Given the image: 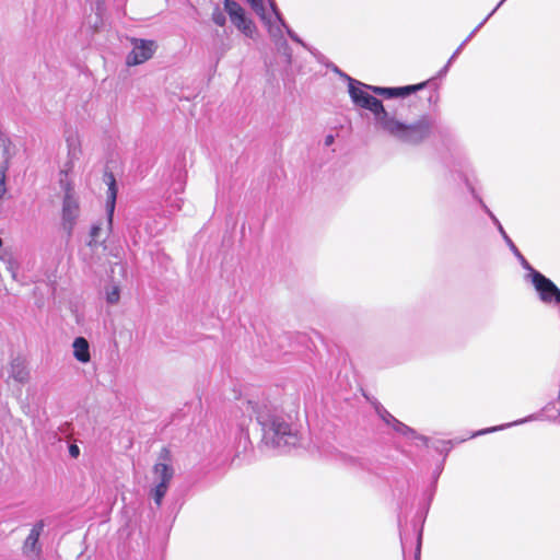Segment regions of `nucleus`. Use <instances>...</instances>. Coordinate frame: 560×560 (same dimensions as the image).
Wrapping results in <instances>:
<instances>
[{"mask_svg":"<svg viewBox=\"0 0 560 560\" xmlns=\"http://www.w3.org/2000/svg\"><path fill=\"white\" fill-rule=\"evenodd\" d=\"M184 190V183L183 182H179L177 187L175 188V191L177 192H182Z\"/></svg>","mask_w":560,"mask_h":560,"instance_id":"40","label":"nucleus"},{"mask_svg":"<svg viewBox=\"0 0 560 560\" xmlns=\"http://www.w3.org/2000/svg\"><path fill=\"white\" fill-rule=\"evenodd\" d=\"M160 462L153 466V475L156 483H164L165 487H170L171 480L174 476V468L170 464L171 453L164 447L159 455Z\"/></svg>","mask_w":560,"mask_h":560,"instance_id":"10","label":"nucleus"},{"mask_svg":"<svg viewBox=\"0 0 560 560\" xmlns=\"http://www.w3.org/2000/svg\"><path fill=\"white\" fill-rule=\"evenodd\" d=\"M224 4L231 22L245 36L253 38L256 32V26L252 20L246 18L244 9L233 0H224Z\"/></svg>","mask_w":560,"mask_h":560,"instance_id":"7","label":"nucleus"},{"mask_svg":"<svg viewBox=\"0 0 560 560\" xmlns=\"http://www.w3.org/2000/svg\"><path fill=\"white\" fill-rule=\"evenodd\" d=\"M79 215L80 203L78 196H63L61 208V225L68 235L72 234Z\"/></svg>","mask_w":560,"mask_h":560,"instance_id":"9","label":"nucleus"},{"mask_svg":"<svg viewBox=\"0 0 560 560\" xmlns=\"http://www.w3.org/2000/svg\"><path fill=\"white\" fill-rule=\"evenodd\" d=\"M69 454L71 457L77 458L80 455V448L77 444H70Z\"/></svg>","mask_w":560,"mask_h":560,"instance_id":"33","label":"nucleus"},{"mask_svg":"<svg viewBox=\"0 0 560 560\" xmlns=\"http://www.w3.org/2000/svg\"><path fill=\"white\" fill-rule=\"evenodd\" d=\"M120 299V289L118 285L113 284L106 289V301L109 304H117Z\"/></svg>","mask_w":560,"mask_h":560,"instance_id":"21","label":"nucleus"},{"mask_svg":"<svg viewBox=\"0 0 560 560\" xmlns=\"http://www.w3.org/2000/svg\"><path fill=\"white\" fill-rule=\"evenodd\" d=\"M335 142V136L334 135H327L325 137L324 143L326 147L331 145Z\"/></svg>","mask_w":560,"mask_h":560,"instance_id":"36","label":"nucleus"},{"mask_svg":"<svg viewBox=\"0 0 560 560\" xmlns=\"http://www.w3.org/2000/svg\"><path fill=\"white\" fill-rule=\"evenodd\" d=\"M378 411V415L381 416V418L388 424V425H393V420L388 417V415H390L387 410L385 409H382V410H377Z\"/></svg>","mask_w":560,"mask_h":560,"instance_id":"30","label":"nucleus"},{"mask_svg":"<svg viewBox=\"0 0 560 560\" xmlns=\"http://www.w3.org/2000/svg\"><path fill=\"white\" fill-rule=\"evenodd\" d=\"M498 10L494 8L486 19L467 36V38L462 43L464 46L475 36V34L480 30V27L488 21V19Z\"/></svg>","mask_w":560,"mask_h":560,"instance_id":"26","label":"nucleus"},{"mask_svg":"<svg viewBox=\"0 0 560 560\" xmlns=\"http://www.w3.org/2000/svg\"><path fill=\"white\" fill-rule=\"evenodd\" d=\"M485 211L488 213V215L491 218V220L493 221L494 224H499V220L497 219V217L487 208L486 205H482Z\"/></svg>","mask_w":560,"mask_h":560,"instance_id":"35","label":"nucleus"},{"mask_svg":"<svg viewBox=\"0 0 560 560\" xmlns=\"http://www.w3.org/2000/svg\"><path fill=\"white\" fill-rule=\"evenodd\" d=\"M349 80V94L352 102L362 108L369 109L374 114L375 122L378 128H383L384 121L389 118V114L385 110L382 102L371 95L366 90H372L373 86L363 84L354 79L348 77Z\"/></svg>","mask_w":560,"mask_h":560,"instance_id":"3","label":"nucleus"},{"mask_svg":"<svg viewBox=\"0 0 560 560\" xmlns=\"http://www.w3.org/2000/svg\"><path fill=\"white\" fill-rule=\"evenodd\" d=\"M506 243V245L510 247V249L513 252V254L516 256V255H520V250L517 249V247L514 245L513 241L509 237V236H505V238H503Z\"/></svg>","mask_w":560,"mask_h":560,"instance_id":"31","label":"nucleus"},{"mask_svg":"<svg viewBox=\"0 0 560 560\" xmlns=\"http://www.w3.org/2000/svg\"><path fill=\"white\" fill-rule=\"evenodd\" d=\"M73 357L80 363H89L91 360L90 343L84 337H77L72 342Z\"/></svg>","mask_w":560,"mask_h":560,"instance_id":"12","label":"nucleus"},{"mask_svg":"<svg viewBox=\"0 0 560 560\" xmlns=\"http://www.w3.org/2000/svg\"><path fill=\"white\" fill-rule=\"evenodd\" d=\"M253 10L257 13V14H264V3H262V0H247Z\"/></svg>","mask_w":560,"mask_h":560,"instance_id":"29","label":"nucleus"},{"mask_svg":"<svg viewBox=\"0 0 560 560\" xmlns=\"http://www.w3.org/2000/svg\"><path fill=\"white\" fill-rule=\"evenodd\" d=\"M9 269H10V270H11V272H12V277H15V272H14V269H13L12 264H10Z\"/></svg>","mask_w":560,"mask_h":560,"instance_id":"43","label":"nucleus"},{"mask_svg":"<svg viewBox=\"0 0 560 560\" xmlns=\"http://www.w3.org/2000/svg\"><path fill=\"white\" fill-rule=\"evenodd\" d=\"M495 225L503 238H505V236H509L500 222H499V224H495Z\"/></svg>","mask_w":560,"mask_h":560,"instance_id":"39","label":"nucleus"},{"mask_svg":"<svg viewBox=\"0 0 560 560\" xmlns=\"http://www.w3.org/2000/svg\"><path fill=\"white\" fill-rule=\"evenodd\" d=\"M526 420H527V419L517 420V421H514V422H512V423L503 424V425H500V427L489 428V429H486V430H482V431L477 432V433H476V434H474L472 436L480 435V434H485V433H489V432H494V431H497V430H502V429L509 428V427H511V425L521 424V423H524Z\"/></svg>","mask_w":560,"mask_h":560,"instance_id":"23","label":"nucleus"},{"mask_svg":"<svg viewBox=\"0 0 560 560\" xmlns=\"http://www.w3.org/2000/svg\"><path fill=\"white\" fill-rule=\"evenodd\" d=\"M132 49L126 57V65L135 67L150 60L158 49V44L152 39L132 37L129 39Z\"/></svg>","mask_w":560,"mask_h":560,"instance_id":"6","label":"nucleus"},{"mask_svg":"<svg viewBox=\"0 0 560 560\" xmlns=\"http://www.w3.org/2000/svg\"><path fill=\"white\" fill-rule=\"evenodd\" d=\"M442 444H443V448H441V451H444V450L448 451L450 450L448 447H446L447 445H450V442H443Z\"/></svg>","mask_w":560,"mask_h":560,"instance_id":"42","label":"nucleus"},{"mask_svg":"<svg viewBox=\"0 0 560 560\" xmlns=\"http://www.w3.org/2000/svg\"><path fill=\"white\" fill-rule=\"evenodd\" d=\"M225 14H226L225 7L223 9H221L219 5H217V7H214V9L211 13V20L213 21V23L215 25L224 26L226 23Z\"/></svg>","mask_w":560,"mask_h":560,"instance_id":"20","label":"nucleus"},{"mask_svg":"<svg viewBox=\"0 0 560 560\" xmlns=\"http://www.w3.org/2000/svg\"><path fill=\"white\" fill-rule=\"evenodd\" d=\"M435 121L431 116H422L413 124H405L395 117L384 121L383 131L407 144H419L433 132Z\"/></svg>","mask_w":560,"mask_h":560,"instance_id":"2","label":"nucleus"},{"mask_svg":"<svg viewBox=\"0 0 560 560\" xmlns=\"http://www.w3.org/2000/svg\"><path fill=\"white\" fill-rule=\"evenodd\" d=\"M270 9L271 13L267 14L266 9H264V14H258L261 21L267 26L269 36L273 40V43L281 49H283L284 57L288 65L292 63V54L289 48V45L287 40L283 37V30L287 31V27H289L284 20L282 19V15L280 11L278 10L276 3L273 0H270Z\"/></svg>","mask_w":560,"mask_h":560,"instance_id":"4","label":"nucleus"},{"mask_svg":"<svg viewBox=\"0 0 560 560\" xmlns=\"http://www.w3.org/2000/svg\"><path fill=\"white\" fill-rule=\"evenodd\" d=\"M498 10L494 8L486 19L467 36V38L462 43L464 46L475 36V34L480 30V27L488 21V19Z\"/></svg>","mask_w":560,"mask_h":560,"instance_id":"24","label":"nucleus"},{"mask_svg":"<svg viewBox=\"0 0 560 560\" xmlns=\"http://www.w3.org/2000/svg\"><path fill=\"white\" fill-rule=\"evenodd\" d=\"M247 410L255 415L262 430V442L280 451L295 447L300 443L299 432L288 417L279 412L269 402L247 400Z\"/></svg>","mask_w":560,"mask_h":560,"instance_id":"1","label":"nucleus"},{"mask_svg":"<svg viewBox=\"0 0 560 560\" xmlns=\"http://www.w3.org/2000/svg\"><path fill=\"white\" fill-rule=\"evenodd\" d=\"M498 10L494 8L486 19L467 36V38L462 43L464 46L475 36V34L480 30V27L488 21V19Z\"/></svg>","mask_w":560,"mask_h":560,"instance_id":"25","label":"nucleus"},{"mask_svg":"<svg viewBox=\"0 0 560 560\" xmlns=\"http://www.w3.org/2000/svg\"><path fill=\"white\" fill-rule=\"evenodd\" d=\"M167 490L168 487H165L164 483H156L151 490L152 498L158 506L162 504V500L165 497Z\"/></svg>","mask_w":560,"mask_h":560,"instance_id":"18","label":"nucleus"},{"mask_svg":"<svg viewBox=\"0 0 560 560\" xmlns=\"http://www.w3.org/2000/svg\"><path fill=\"white\" fill-rule=\"evenodd\" d=\"M10 376L19 382V383H26L30 378V372L26 366V363L21 358H15L11 361L10 364Z\"/></svg>","mask_w":560,"mask_h":560,"instance_id":"13","label":"nucleus"},{"mask_svg":"<svg viewBox=\"0 0 560 560\" xmlns=\"http://www.w3.org/2000/svg\"><path fill=\"white\" fill-rule=\"evenodd\" d=\"M287 34L289 35V37L294 40L295 43L302 45L304 48L308 49L310 51L311 48L298 36V34L295 32H293L290 27H287Z\"/></svg>","mask_w":560,"mask_h":560,"instance_id":"28","label":"nucleus"},{"mask_svg":"<svg viewBox=\"0 0 560 560\" xmlns=\"http://www.w3.org/2000/svg\"><path fill=\"white\" fill-rule=\"evenodd\" d=\"M388 417L393 420V429L405 435V436H408V438H417V439H420L421 441H423L424 443L428 442V438L425 436H422V435H417L416 431L411 428H409L408 425H406L405 423L400 422L399 420H397L395 417H393L392 415H388Z\"/></svg>","mask_w":560,"mask_h":560,"instance_id":"15","label":"nucleus"},{"mask_svg":"<svg viewBox=\"0 0 560 560\" xmlns=\"http://www.w3.org/2000/svg\"><path fill=\"white\" fill-rule=\"evenodd\" d=\"M425 85H427V83L422 82L419 84L396 88V97H406L413 92L422 90Z\"/></svg>","mask_w":560,"mask_h":560,"instance_id":"17","label":"nucleus"},{"mask_svg":"<svg viewBox=\"0 0 560 560\" xmlns=\"http://www.w3.org/2000/svg\"><path fill=\"white\" fill-rule=\"evenodd\" d=\"M527 278L530 279L542 303L560 304V289L550 279L537 270H532Z\"/></svg>","mask_w":560,"mask_h":560,"instance_id":"5","label":"nucleus"},{"mask_svg":"<svg viewBox=\"0 0 560 560\" xmlns=\"http://www.w3.org/2000/svg\"><path fill=\"white\" fill-rule=\"evenodd\" d=\"M183 200L180 198H176L173 203H171V207L175 208L176 210H180Z\"/></svg>","mask_w":560,"mask_h":560,"instance_id":"38","label":"nucleus"},{"mask_svg":"<svg viewBox=\"0 0 560 560\" xmlns=\"http://www.w3.org/2000/svg\"><path fill=\"white\" fill-rule=\"evenodd\" d=\"M420 552H421V533L419 534L418 540H417L416 555H415L416 560H420Z\"/></svg>","mask_w":560,"mask_h":560,"instance_id":"34","label":"nucleus"},{"mask_svg":"<svg viewBox=\"0 0 560 560\" xmlns=\"http://www.w3.org/2000/svg\"><path fill=\"white\" fill-rule=\"evenodd\" d=\"M372 91L377 94L385 96L387 98L396 97V88H380V86H373Z\"/></svg>","mask_w":560,"mask_h":560,"instance_id":"22","label":"nucleus"},{"mask_svg":"<svg viewBox=\"0 0 560 560\" xmlns=\"http://www.w3.org/2000/svg\"><path fill=\"white\" fill-rule=\"evenodd\" d=\"M105 178L106 184L108 185L106 208L108 212V222L110 224L117 197V187L115 177L112 173L105 174Z\"/></svg>","mask_w":560,"mask_h":560,"instance_id":"14","label":"nucleus"},{"mask_svg":"<svg viewBox=\"0 0 560 560\" xmlns=\"http://www.w3.org/2000/svg\"><path fill=\"white\" fill-rule=\"evenodd\" d=\"M516 257L520 259L522 266L529 271V273H532V270H535L521 253L520 255H516Z\"/></svg>","mask_w":560,"mask_h":560,"instance_id":"32","label":"nucleus"},{"mask_svg":"<svg viewBox=\"0 0 560 560\" xmlns=\"http://www.w3.org/2000/svg\"><path fill=\"white\" fill-rule=\"evenodd\" d=\"M0 144H1V148L3 150V156H4V161L0 165V199H1L5 195V192H7V185H5L7 172L9 170L10 159L12 158L14 152L11 150L12 142H11L10 139L2 138L0 140Z\"/></svg>","mask_w":560,"mask_h":560,"instance_id":"11","label":"nucleus"},{"mask_svg":"<svg viewBox=\"0 0 560 560\" xmlns=\"http://www.w3.org/2000/svg\"><path fill=\"white\" fill-rule=\"evenodd\" d=\"M0 259H4V256L1 252H0Z\"/></svg>","mask_w":560,"mask_h":560,"instance_id":"45","label":"nucleus"},{"mask_svg":"<svg viewBox=\"0 0 560 560\" xmlns=\"http://www.w3.org/2000/svg\"><path fill=\"white\" fill-rule=\"evenodd\" d=\"M505 0H501L495 8H500Z\"/></svg>","mask_w":560,"mask_h":560,"instance_id":"44","label":"nucleus"},{"mask_svg":"<svg viewBox=\"0 0 560 560\" xmlns=\"http://www.w3.org/2000/svg\"><path fill=\"white\" fill-rule=\"evenodd\" d=\"M59 186L63 191V196H75L74 187L72 182L68 178V174L66 172L60 173Z\"/></svg>","mask_w":560,"mask_h":560,"instance_id":"16","label":"nucleus"},{"mask_svg":"<svg viewBox=\"0 0 560 560\" xmlns=\"http://www.w3.org/2000/svg\"><path fill=\"white\" fill-rule=\"evenodd\" d=\"M102 228L101 225L94 224L91 229L90 236L91 240L89 242V245L92 246L97 243L98 234L101 232Z\"/></svg>","mask_w":560,"mask_h":560,"instance_id":"27","label":"nucleus"},{"mask_svg":"<svg viewBox=\"0 0 560 560\" xmlns=\"http://www.w3.org/2000/svg\"><path fill=\"white\" fill-rule=\"evenodd\" d=\"M167 490L168 487H165L164 483H156L151 490L152 498L158 506L162 504V500L165 497Z\"/></svg>","mask_w":560,"mask_h":560,"instance_id":"19","label":"nucleus"},{"mask_svg":"<svg viewBox=\"0 0 560 560\" xmlns=\"http://www.w3.org/2000/svg\"><path fill=\"white\" fill-rule=\"evenodd\" d=\"M450 65L451 63H448V62L446 63V66L440 71V75H443L447 72Z\"/></svg>","mask_w":560,"mask_h":560,"instance_id":"41","label":"nucleus"},{"mask_svg":"<svg viewBox=\"0 0 560 560\" xmlns=\"http://www.w3.org/2000/svg\"><path fill=\"white\" fill-rule=\"evenodd\" d=\"M45 527L46 523L44 520H39L33 524L22 545V553L24 557L31 560L39 559L43 552V546L39 542V537Z\"/></svg>","mask_w":560,"mask_h":560,"instance_id":"8","label":"nucleus"},{"mask_svg":"<svg viewBox=\"0 0 560 560\" xmlns=\"http://www.w3.org/2000/svg\"><path fill=\"white\" fill-rule=\"evenodd\" d=\"M464 45L460 44L459 47L454 51V54L452 55V57L450 58L448 60V63H452L453 60L459 55V52L462 51Z\"/></svg>","mask_w":560,"mask_h":560,"instance_id":"37","label":"nucleus"}]
</instances>
